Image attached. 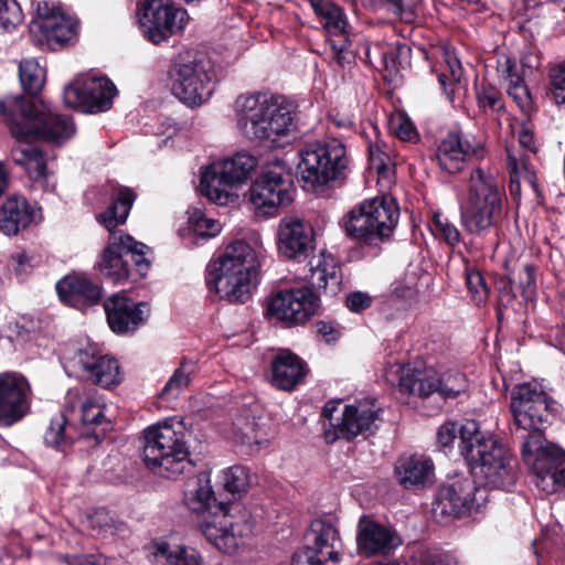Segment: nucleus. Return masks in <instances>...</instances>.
I'll use <instances>...</instances> for the list:
<instances>
[{
  "label": "nucleus",
  "mask_w": 565,
  "mask_h": 565,
  "mask_svg": "<svg viewBox=\"0 0 565 565\" xmlns=\"http://www.w3.org/2000/svg\"><path fill=\"white\" fill-rule=\"evenodd\" d=\"M508 95L516 103L522 110H527L531 106V96L523 79L518 83L507 84Z\"/></svg>",
  "instance_id": "052dcab7"
},
{
  "label": "nucleus",
  "mask_w": 565,
  "mask_h": 565,
  "mask_svg": "<svg viewBox=\"0 0 565 565\" xmlns=\"http://www.w3.org/2000/svg\"><path fill=\"white\" fill-rule=\"evenodd\" d=\"M431 231L450 246H456L461 241V234L457 226L440 213L434 214Z\"/></svg>",
  "instance_id": "603ef678"
},
{
  "label": "nucleus",
  "mask_w": 565,
  "mask_h": 565,
  "mask_svg": "<svg viewBox=\"0 0 565 565\" xmlns=\"http://www.w3.org/2000/svg\"><path fill=\"white\" fill-rule=\"evenodd\" d=\"M305 278L311 287L322 289L326 294L334 296L340 291V268L331 254L324 252L313 256Z\"/></svg>",
  "instance_id": "473e14b6"
},
{
  "label": "nucleus",
  "mask_w": 565,
  "mask_h": 565,
  "mask_svg": "<svg viewBox=\"0 0 565 565\" xmlns=\"http://www.w3.org/2000/svg\"><path fill=\"white\" fill-rule=\"evenodd\" d=\"M381 408L374 399L364 398L344 406L340 423L334 425L338 435L352 439L359 435L372 434L377 428Z\"/></svg>",
  "instance_id": "a878e982"
},
{
  "label": "nucleus",
  "mask_w": 565,
  "mask_h": 565,
  "mask_svg": "<svg viewBox=\"0 0 565 565\" xmlns=\"http://www.w3.org/2000/svg\"><path fill=\"white\" fill-rule=\"evenodd\" d=\"M497 71L505 84L518 83V81L522 78L516 71L514 60L505 54L499 56L497 61Z\"/></svg>",
  "instance_id": "e2e57ef3"
},
{
  "label": "nucleus",
  "mask_w": 565,
  "mask_h": 565,
  "mask_svg": "<svg viewBox=\"0 0 565 565\" xmlns=\"http://www.w3.org/2000/svg\"><path fill=\"white\" fill-rule=\"evenodd\" d=\"M477 99L480 107L498 109L501 107V96L491 85H482L477 89Z\"/></svg>",
  "instance_id": "680f3d73"
},
{
  "label": "nucleus",
  "mask_w": 565,
  "mask_h": 565,
  "mask_svg": "<svg viewBox=\"0 0 565 565\" xmlns=\"http://www.w3.org/2000/svg\"><path fill=\"white\" fill-rule=\"evenodd\" d=\"M137 17L143 36L159 44L181 32L189 22L185 9L159 0H143L137 6Z\"/></svg>",
  "instance_id": "4468645a"
},
{
  "label": "nucleus",
  "mask_w": 565,
  "mask_h": 565,
  "mask_svg": "<svg viewBox=\"0 0 565 565\" xmlns=\"http://www.w3.org/2000/svg\"><path fill=\"white\" fill-rule=\"evenodd\" d=\"M81 419L86 430L81 433L85 437L99 439L106 433L109 424L104 416V402L97 393H89L81 403Z\"/></svg>",
  "instance_id": "a19ab883"
},
{
  "label": "nucleus",
  "mask_w": 565,
  "mask_h": 565,
  "mask_svg": "<svg viewBox=\"0 0 565 565\" xmlns=\"http://www.w3.org/2000/svg\"><path fill=\"white\" fill-rule=\"evenodd\" d=\"M468 380L466 375L458 370L451 369L438 372V396L443 399L455 398L466 392Z\"/></svg>",
  "instance_id": "8fccbe9b"
},
{
  "label": "nucleus",
  "mask_w": 565,
  "mask_h": 565,
  "mask_svg": "<svg viewBox=\"0 0 565 565\" xmlns=\"http://www.w3.org/2000/svg\"><path fill=\"white\" fill-rule=\"evenodd\" d=\"M247 198L256 214L264 217L275 216L280 207L287 206L292 198L285 163L276 160L265 167L250 184Z\"/></svg>",
  "instance_id": "ddd939ff"
},
{
  "label": "nucleus",
  "mask_w": 565,
  "mask_h": 565,
  "mask_svg": "<svg viewBox=\"0 0 565 565\" xmlns=\"http://www.w3.org/2000/svg\"><path fill=\"white\" fill-rule=\"evenodd\" d=\"M520 288L522 289V295L526 300H530L534 297L536 285L533 266H523L520 273Z\"/></svg>",
  "instance_id": "69168bd1"
},
{
  "label": "nucleus",
  "mask_w": 565,
  "mask_h": 565,
  "mask_svg": "<svg viewBox=\"0 0 565 565\" xmlns=\"http://www.w3.org/2000/svg\"><path fill=\"white\" fill-rule=\"evenodd\" d=\"M297 173L302 188L323 193L343 181L350 170V158L342 141L335 138L312 141L298 151Z\"/></svg>",
  "instance_id": "6e6552de"
},
{
  "label": "nucleus",
  "mask_w": 565,
  "mask_h": 565,
  "mask_svg": "<svg viewBox=\"0 0 565 565\" xmlns=\"http://www.w3.org/2000/svg\"><path fill=\"white\" fill-rule=\"evenodd\" d=\"M116 94L117 89L108 78L82 74L65 86L63 99L68 107H83L89 113H97L109 109Z\"/></svg>",
  "instance_id": "a211bd4d"
},
{
  "label": "nucleus",
  "mask_w": 565,
  "mask_h": 565,
  "mask_svg": "<svg viewBox=\"0 0 565 565\" xmlns=\"http://www.w3.org/2000/svg\"><path fill=\"white\" fill-rule=\"evenodd\" d=\"M395 477L405 489L426 487L431 484L435 478L433 460L425 455H405L395 463Z\"/></svg>",
  "instance_id": "c85d7f7f"
},
{
  "label": "nucleus",
  "mask_w": 565,
  "mask_h": 565,
  "mask_svg": "<svg viewBox=\"0 0 565 565\" xmlns=\"http://www.w3.org/2000/svg\"><path fill=\"white\" fill-rule=\"evenodd\" d=\"M463 423L465 422L458 425L456 423L448 422L441 425L437 431L438 445L446 448L450 447L457 437L460 439V429Z\"/></svg>",
  "instance_id": "0e129e2a"
},
{
  "label": "nucleus",
  "mask_w": 565,
  "mask_h": 565,
  "mask_svg": "<svg viewBox=\"0 0 565 565\" xmlns=\"http://www.w3.org/2000/svg\"><path fill=\"white\" fill-rule=\"evenodd\" d=\"M345 305L351 312L359 313L370 308L372 298L366 292L354 291L347 296Z\"/></svg>",
  "instance_id": "338daca9"
},
{
  "label": "nucleus",
  "mask_w": 565,
  "mask_h": 565,
  "mask_svg": "<svg viewBox=\"0 0 565 565\" xmlns=\"http://www.w3.org/2000/svg\"><path fill=\"white\" fill-rule=\"evenodd\" d=\"M307 374L306 364L289 350H280L271 362L270 383L278 390L291 391Z\"/></svg>",
  "instance_id": "2f4dec72"
},
{
  "label": "nucleus",
  "mask_w": 565,
  "mask_h": 565,
  "mask_svg": "<svg viewBox=\"0 0 565 565\" xmlns=\"http://www.w3.org/2000/svg\"><path fill=\"white\" fill-rule=\"evenodd\" d=\"M35 209L20 195L9 196L0 211V231L6 235H17L35 220Z\"/></svg>",
  "instance_id": "72a5a7b5"
},
{
  "label": "nucleus",
  "mask_w": 565,
  "mask_h": 565,
  "mask_svg": "<svg viewBox=\"0 0 565 565\" xmlns=\"http://www.w3.org/2000/svg\"><path fill=\"white\" fill-rule=\"evenodd\" d=\"M232 430L234 441L248 447L250 451L259 450L268 444L265 425L247 414L234 419Z\"/></svg>",
  "instance_id": "e433bc0d"
},
{
  "label": "nucleus",
  "mask_w": 565,
  "mask_h": 565,
  "mask_svg": "<svg viewBox=\"0 0 565 565\" xmlns=\"http://www.w3.org/2000/svg\"><path fill=\"white\" fill-rule=\"evenodd\" d=\"M550 96L556 105L565 104V61L550 71Z\"/></svg>",
  "instance_id": "4d7b16f0"
},
{
  "label": "nucleus",
  "mask_w": 565,
  "mask_h": 565,
  "mask_svg": "<svg viewBox=\"0 0 565 565\" xmlns=\"http://www.w3.org/2000/svg\"><path fill=\"white\" fill-rule=\"evenodd\" d=\"M461 456L472 473L492 488H509L515 482L509 451L473 419H466L460 429Z\"/></svg>",
  "instance_id": "39448f33"
},
{
  "label": "nucleus",
  "mask_w": 565,
  "mask_h": 565,
  "mask_svg": "<svg viewBox=\"0 0 565 565\" xmlns=\"http://www.w3.org/2000/svg\"><path fill=\"white\" fill-rule=\"evenodd\" d=\"M507 166L510 172L512 194L520 190L521 182L535 186V172L530 163L529 154L514 148H507Z\"/></svg>",
  "instance_id": "c03bdc74"
},
{
  "label": "nucleus",
  "mask_w": 565,
  "mask_h": 565,
  "mask_svg": "<svg viewBox=\"0 0 565 565\" xmlns=\"http://www.w3.org/2000/svg\"><path fill=\"white\" fill-rule=\"evenodd\" d=\"M439 54L440 58L446 65L449 75H447L446 72L443 71L438 75V81L447 98L450 102H454L455 94L463 88V86L461 85V78L463 73L462 66L454 49L449 46H444L440 49Z\"/></svg>",
  "instance_id": "a18cd8bd"
},
{
  "label": "nucleus",
  "mask_w": 565,
  "mask_h": 565,
  "mask_svg": "<svg viewBox=\"0 0 565 565\" xmlns=\"http://www.w3.org/2000/svg\"><path fill=\"white\" fill-rule=\"evenodd\" d=\"M109 188L114 202L106 211L99 213L96 220L111 232L118 225L126 222L136 195L131 189L126 186L109 184Z\"/></svg>",
  "instance_id": "c9c22d12"
},
{
  "label": "nucleus",
  "mask_w": 565,
  "mask_h": 565,
  "mask_svg": "<svg viewBox=\"0 0 565 565\" xmlns=\"http://www.w3.org/2000/svg\"><path fill=\"white\" fill-rule=\"evenodd\" d=\"M222 479L225 490L233 494L247 491L253 482L249 470L243 466H234L223 470Z\"/></svg>",
  "instance_id": "3c124183"
},
{
  "label": "nucleus",
  "mask_w": 565,
  "mask_h": 565,
  "mask_svg": "<svg viewBox=\"0 0 565 565\" xmlns=\"http://www.w3.org/2000/svg\"><path fill=\"white\" fill-rule=\"evenodd\" d=\"M305 543L328 562L340 561L342 543L332 523L321 519L313 520L305 534Z\"/></svg>",
  "instance_id": "7c9ffc66"
},
{
  "label": "nucleus",
  "mask_w": 565,
  "mask_h": 565,
  "mask_svg": "<svg viewBox=\"0 0 565 565\" xmlns=\"http://www.w3.org/2000/svg\"><path fill=\"white\" fill-rule=\"evenodd\" d=\"M364 204L379 239L390 237L399 218V209L395 200L382 195L366 199Z\"/></svg>",
  "instance_id": "f704fd0d"
},
{
  "label": "nucleus",
  "mask_w": 565,
  "mask_h": 565,
  "mask_svg": "<svg viewBox=\"0 0 565 565\" xmlns=\"http://www.w3.org/2000/svg\"><path fill=\"white\" fill-rule=\"evenodd\" d=\"M68 372L81 373L86 380L103 388L118 386L124 380V373L117 359L102 354L98 347L86 343L77 348L65 361Z\"/></svg>",
  "instance_id": "2eb2a0df"
},
{
  "label": "nucleus",
  "mask_w": 565,
  "mask_h": 565,
  "mask_svg": "<svg viewBox=\"0 0 565 565\" xmlns=\"http://www.w3.org/2000/svg\"><path fill=\"white\" fill-rule=\"evenodd\" d=\"M345 234L356 241L372 244L379 241L376 231L369 217L364 201L352 207L341 221Z\"/></svg>",
  "instance_id": "4c0bfd02"
},
{
  "label": "nucleus",
  "mask_w": 565,
  "mask_h": 565,
  "mask_svg": "<svg viewBox=\"0 0 565 565\" xmlns=\"http://www.w3.org/2000/svg\"><path fill=\"white\" fill-rule=\"evenodd\" d=\"M369 168L377 174V182L388 186L394 179L396 156L384 141L376 140L369 145Z\"/></svg>",
  "instance_id": "ea45409f"
},
{
  "label": "nucleus",
  "mask_w": 565,
  "mask_h": 565,
  "mask_svg": "<svg viewBox=\"0 0 565 565\" xmlns=\"http://www.w3.org/2000/svg\"><path fill=\"white\" fill-rule=\"evenodd\" d=\"M411 565H455V561L436 548L419 546L413 553Z\"/></svg>",
  "instance_id": "5fc2aeb1"
},
{
  "label": "nucleus",
  "mask_w": 565,
  "mask_h": 565,
  "mask_svg": "<svg viewBox=\"0 0 565 565\" xmlns=\"http://www.w3.org/2000/svg\"><path fill=\"white\" fill-rule=\"evenodd\" d=\"M76 429L68 424L65 412H61L51 418L50 425L44 434V441L47 446L64 450L77 438Z\"/></svg>",
  "instance_id": "de8ad7c7"
},
{
  "label": "nucleus",
  "mask_w": 565,
  "mask_h": 565,
  "mask_svg": "<svg viewBox=\"0 0 565 565\" xmlns=\"http://www.w3.org/2000/svg\"><path fill=\"white\" fill-rule=\"evenodd\" d=\"M233 111L237 131L250 142L281 148L296 134V106L282 95L244 93L235 98Z\"/></svg>",
  "instance_id": "f03ea898"
},
{
  "label": "nucleus",
  "mask_w": 565,
  "mask_h": 565,
  "mask_svg": "<svg viewBox=\"0 0 565 565\" xmlns=\"http://www.w3.org/2000/svg\"><path fill=\"white\" fill-rule=\"evenodd\" d=\"M171 92L184 105L200 107L214 92V71L204 57L180 58L170 70Z\"/></svg>",
  "instance_id": "f8f14e48"
},
{
  "label": "nucleus",
  "mask_w": 565,
  "mask_h": 565,
  "mask_svg": "<svg viewBox=\"0 0 565 565\" xmlns=\"http://www.w3.org/2000/svg\"><path fill=\"white\" fill-rule=\"evenodd\" d=\"M257 166L258 158L247 151L214 160L200 168V191L218 205L234 203Z\"/></svg>",
  "instance_id": "1a4fd4ad"
},
{
  "label": "nucleus",
  "mask_w": 565,
  "mask_h": 565,
  "mask_svg": "<svg viewBox=\"0 0 565 565\" xmlns=\"http://www.w3.org/2000/svg\"><path fill=\"white\" fill-rule=\"evenodd\" d=\"M390 10L402 21L411 23L415 20L422 0H386Z\"/></svg>",
  "instance_id": "13d9d810"
},
{
  "label": "nucleus",
  "mask_w": 565,
  "mask_h": 565,
  "mask_svg": "<svg viewBox=\"0 0 565 565\" xmlns=\"http://www.w3.org/2000/svg\"><path fill=\"white\" fill-rule=\"evenodd\" d=\"M60 299L71 307L85 310L102 299V289L84 276H67L56 284Z\"/></svg>",
  "instance_id": "c756f323"
},
{
  "label": "nucleus",
  "mask_w": 565,
  "mask_h": 565,
  "mask_svg": "<svg viewBox=\"0 0 565 565\" xmlns=\"http://www.w3.org/2000/svg\"><path fill=\"white\" fill-rule=\"evenodd\" d=\"M22 21V10L15 0H0V31L13 30Z\"/></svg>",
  "instance_id": "864d4df0"
},
{
  "label": "nucleus",
  "mask_w": 565,
  "mask_h": 565,
  "mask_svg": "<svg viewBox=\"0 0 565 565\" xmlns=\"http://www.w3.org/2000/svg\"><path fill=\"white\" fill-rule=\"evenodd\" d=\"M0 115L6 116L12 137L19 140L36 134L58 139L73 132L71 124L54 116L49 104L34 103L22 95L1 100Z\"/></svg>",
  "instance_id": "9d476101"
},
{
  "label": "nucleus",
  "mask_w": 565,
  "mask_h": 565,
  "mask_svg": "<svg viewBox=\"0 0 565 565\" xmlns=\"http://www.w3.org/2000/svg\"><path fill=\"white\" fill-rule=\"evenodd\" d=\"M196 372V364L193 361H183L175 369L159 394V403L166 407H172L189 386L192 375Z\"/></svg>",
  "instance_id": "37998d69"
},
{
  "label": "nucleus",
  "mask_w": 565,
  "mask_h": 565,
  "mask_svg": "<svg viewBox=\"0 0 565 565\" xmlns=\"http://www.w3.org/2000/svg\"><path fill=\"white\" fill-rule=\"evenodd\" d=\"M460 223L473 238H484L495 231L502 218L504 191L489 172L476 168L458 188Z\"/></svg>",
  "instance_id": "20e7f679"
},
{
  "label": "nucleus",
  "mask_w": 565,
  "mask_h": 565,
  "mask_svg": "<svg viewBox=\"0 0 565 565\" xmlns=\"http://www.w3.org/2000/svg\"><path fill=\"white\" fill-rule=\"evenodd\" d=\"M32 390L28 379L18 372L0 373V426H12L31 409Z\"/></svg>",
  "instance_id": "6ab92c4d"
},
{
  "label": "nucleus",
  "mask_w": 565,
  "mask_h": 565,
  "mask_svg": "<svg viewBox=\"0 0 565 565\" xmlns=\"http://www.w3.org/2000/svg\"><path fill=\"white\" fill-rule=\"evenodd\" d=\"M478 494L481 490L473 480L455 477L438 490L433 511L436 515L460 518L479 509Z\"/></svg>",
  "instance_id": "aec40b11"
},
{
  "label": "nucleus",
  "mask_w": 565,
  "mask_h": 565,
  "mask_svg": "<svg viewBox=\"0 0 565 565\" xmlns=\"http://www.w3.org/2000/svg\"><path fill=\"white\" fill-rule=\"evenodd\" d=\"M552 399L536 382L518 384L511 392L510 408L522 437V457L534 473V482L546 494L565 487V451L548 444L542 426L551 415Z\"/></svg>",
  "instance_id": "f257e3e1"
},
{
  "label": "nucleus",
  "mask_w": 565,
  "mask_h": 565,
  "mask_svg": "<svg viewBox=\"0 0 565 565\" xmlns=\"http://www.w3.org/2000/svg\"><path fill=\"white\" fill-rule=\"evenodd\" d=\"M260 266L257 252L245 241H235L207 266L206 285L228 302L244 303Z\"/></svg>",
  "instance_id": "423d86ee"
},
{
  "label": "nucleus",
  "mask_w": 565,
  "mask_h": 565,
  "mask_svg": "<svg viewBox=\"0 0 565 565\" xmlns=\"http://www.w3.org/2000/svg\"><path fill=\"white\" fill-rule=\"evenodd\" d=\"M104 308L108 326L117 334L135 332L150 315L147 302H136L124 294H114L106 299Z\"/></svg>",
  "instance_id": "412c9836"
},
{
  "label": "nucleus",
  "mask_w": 565,
  "mask_h": 565,
  "mask_svg": "<svg viewBox=\"0 0 565 565\" xmlns=\"http://www.w3.org/2000/svg\"><path fill=\"white\" fill-rule=\"evenodd\" d=\"M186 507L195 512H207L200 524L202 534L218 551L234 553L245 543L252 532L250 524L233 514L234 508L226 503H215L210 472H201L195 486L184 498Z\"/></svg>",
  "instance_id": "7ed1b4c3"
},
{
  "label": "nucleus",
  "mask_w": 565,
  "mask_h": 565,
  "mask_svg": "<svg viewBox=\"0 0 565 565\" xmlns=\"http://www.w3.org/2000/svg\"><path fill=\"white\" fill-rule=\"evenodd\" d=\"M312 244V228L301 218L285 216L280 220L277 231V246L282 256L300 260L307 257Z\"/></svg>",
  "instance_id": "393cba45"
},
{
  "label": "nucleus",
  "mask_w": 565,
  "mask_h": 565,
  "mask_svg": "<svg viewBox=\"0 0 565 565\" xmlns=\"http://www.w3.org/2000/svg\"><path fill=\"white\" fill-rule=\"evenodd\" d=\"M393 129L401 140L412 141L417 138L416 128L408 118L398 117L393 122Z\"/></svg>",
  "instance_id": "774afa93"
},
{
  "label": "nucleus",
  "mask_w": 565,
  "mask_h": 565,
  "mask_svg": "<svg viewBox=\"0 0 565 565\" xmlns=\"http://www.w3.org/2000/svg\"><path fill=\"white\" fill-rule=\"evenodd\" d=\"M148 246L129 235L113 234L97 263L100 275L114 284L138 280L145 277L150 263L146 257Z\"/></svg>",
  "instance_id": "9b49d317"
},
{
  "label": "nucleus",
  "mask_w": 565,
  "mask_h": 565,
  "mask_svg": "<svg viewBox=\"0 0 565 565\" xmlns=\"http://www.w3.org/2000/svg\"><path fill=\"white\" fill-rule=\"evenodd\" d=\"M77 26L76 19L66 15L58 7L41 1L30 23V32L40 45L57 50L76 39Z\"/></svg>",
  "instance_id": "dca6fc26"
},
{
  "label": "nucleus",
  "mask_w": 565,
  "mask_h": 565,
  "mask_svg": "<svg viewBox=\"0 0 565 565\" xmlns=\"http://www.w3.org/2000/svg\"><path fill=\"white\" fill-rule=\"evenodd\" d=\"M150 553L162 565H204L201 553L183 544L154 542L150 546Z\"/></svg>",
  "instance_id": "58836bf2"
},
{
  "label": "nucleus",
  "mask_w": 565,
  "mask_h": 565,
  "mask_svg": "<svg viewBox=\"0 0 565 565\" xmlns=\"http://www.w3.org/2000/svg\"><path fill=\"white\" fill-rule=\"evenodd\" d=\"M407 47L383 42H372L364 46L365 62L376 70L392 73L396 68L397 53L402 54Z\"/></svg>",
  "instance_id": "49530a36"
},
{
  "label": "nucleus",
  "mask_w": 565,
  "mask_h": 565,
  "mask_svg": "<svg viewBox=\"0 0 565 565\" xmlns=\"http://www.w3.org/2000/svg\"><path fill=\"white\" fill-rule=\"evenodd\" d=\"M19 79L22 89L34 96L44 87L46 72L35 58H23L19 64Z\"/></svg>",
  "instance_id": "09e8293b"
},
{
  "label": "nucleus",
  "mask_w": 565,
  "mask_h": 565,
  "mask_svg": "<svg viewBox=\"0 0 565 565\" xmlns=\"http://www.w3.org/2000/svg\"><path fill=\"white\" fill-rule=\"evenodd\" d=\"M142 457L154 473L174 479L190 470L192 463L182 419L171 417L143 431Z\"/></svg>",
  "instance_id": "0eeeda50"
},
{
  "label": "nucleus",
  "mask_w": 565,
  "mask_h": 565,
  "mask_svg": "<svg viewBox=\"0 0 565 565\" xmlns=\"http://www.w3.org/2000/svg\"><path fill=\"white\" fill-rule=\"evenodd\" d=\"M52 114L56 116L57 118L65 120L71 124L73 128V132L70 136L61 137L58 139H53L50 137L44 136L43 134H36L28 139L19 140L17 141L20 143L18 147L12 149L11 157L12 160L24 168L29 177L35 181L43 180L46 177V162L44 159L43 153L35 147L31 146L30 142L42 138L52 142H55L57 145H61L65 141H67L70 138H72L75 134V127L71 118L66 116L58 115L52 109Z\"/></svg>",
  "instance_id": "cd10ccee"
},
{
  "label": "nucleus",
  "mask_w": 565,
  "mask_h": 565,
  "mask_svg": "<svg viewBox=\"0 0 565 565\" xmlns=\"http://www.w3.org/2000/svg\"><path fill=\"white\" fill-rule=\"evenodd\" d=\"M481 142L470 143L460 134L449 132L438 145L435 160L438 167L448 173H458L472 158H482Z\"/></svg>",
  "instance_id": "b1692460"
},
{
  "label": "nucleus",
  "mask_w": 565,
  "mask_h": 565,
  "mask_svg": "<svg viewBox=\"0 0 565 565\" xmlns=\"http://www.w3.org/2000/svg\"><path fill=\"white\" fill-rule=\"evenodd\" d=\"M315 14L322 21L333 57L340 65L348 62V22L342 9L330 0H309Z\"/></svg>",
  "instance_id": "4be33fe9"
},
{
  "label": "nucleus",
  "mask_w": 565,
  "mask_h": 565,
  "mask_svg": "<svg viewBox=\"0 0 565 565\" xmlns=\"http://www.w3.org/2000/svg\"><path fill=\"white\" fill-rule=\"evenodd\" d=\"M327 563L329 562L306 543L291 556V565H326Z\"/></svg>",
  "instance_id": "bf43d9fd"
},
{
  "label": "nucleus",
  "mask_w": 565,
  "mask_h": 565,
  "mask_svg": "<svg viewBox=\"0 0 565 565\" xmlns=\"http://www.w3.org/2000/svg\"><path fill=\"white\" fill-rule=\"evenodd\" d=\"M388 382L398 381L402 392L427 398L438 395V372L434 369H411L401 363H394L385 371Z\"/></svg>",
  "instance_id": "bb28decb"
},
{
  "label": "nucleus",
  "mask_w": 565,
  "mask_h": 565,
  "mask_svg": "<svg viewBox=\"0 0 565 565\" xmlns=\"http://www.w3.org/2000/svg\"><path fill=\"white\" fill-rule=\"evenodd\" d=\"M466 284L469 295L476 305L487 301L489 289L480 271L469 268L466 270Z\"/></svg>",
  "instance_id": "6e6d98bb"
},
{
  "label": "nucleus",
  "mask_w": 565,
  "mask_h": 565,
  "mask_svg": "<svg viewBox=\"0 0 565 565\" xmlns=\"http://www.w3.org/2000/svg\"><path fill=\"white\" fill-rule=\"evenodd\" d=\"M403 541L397 531L381 524L366 515L358 523V550L365 556H386L402 545Z\"/></svg>",
  "instance_id": "5701e85b"
},
{
  "label": "nucleus",
  "mask_w": 565,
  "mask_h": 565,
  "mask_svg": "<svg viewBox=\"0 0 565 565\" xmlns=\"http://www.w3.org/2000/svg\"><path fill=\"white\" fill-rule=\"evenodd\" d=\"M222 231V224L207 217L200 209L189 211L188 227L179 231L180 236L189 245H199L201 239L216 236Z\"/></svg>",
  "instance_id": "79ce46f5"
},
{
  "label": "nucleus",
  "mask_w": 565,
  "mask_h": 565,
  "mask_svg": "<svg viewBox=\"0 0 565 565\" xmlns=\"http://www.w3.org/2000/svg\"><path fill=\"white\" fill-rule=\"evenodd\" d=\"M319 309V297L308 286L285 288L269 300L266 315L288 327L310 320Z\"/></svg>",
  "instance_id": "f3484780"
}]
</instances>
